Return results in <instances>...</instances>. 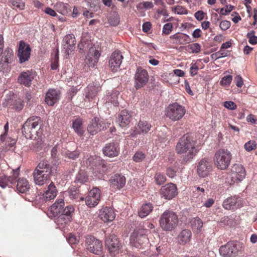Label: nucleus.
I'll return each mask as SVG.
<instances>
[{
	"mask_svg": "<svg viewBox=\"0 0 257 257\" xmlns=\"http://www.w3.org/2000/svg\"><path fill=\"white\" fill-rule=\"evenodd\" d=\"M43 126V120L40 117L32 116L29 117L23 124L22 133L27 139H32L34 134L39 137L42 134Z\"/></svg>",
	"mask_w": 257,
	"mask_h": 257,
	"instance_id": "3",
	"label": "nucleus"
},
{
	"mask_svg": "<svg viewBox=\"0 0 257 257\" xmlns=\"http://www.w3.org/2000/svg\"><path fill=\"white\" fill-rule=\"evenodd\" d=\"M3 105L4 107H8L17 111H20L23 108L24 104L23 101L20 99H6L3 103Z\"/></svg>",
	"mask_w": 257,
	"mask_h": 257,
	"instance_id": "29",
	"label": "nucleus"
},
{
	"mask_svg": "<svg viewBox=\"0 0 257 257\" xmlns=\"http://www.w3.org/2000/svg\"><path fill=\"white\" fill-rule=\"evenodd\" d=\"M119 152V145L115 142L107 144L103 148V154L109 157L117 156L118 155Z\"/></svg>",
	"mask_w": 257,
	"mask_h": 257,
	"instance_id": "28",
	"label": "nucleus"
},
{
	"mask_svg": "<svg viewBox=\"0 0 257 257\" xmlns=\"http://www.w3.org/2000/svg\"><path fill=\"white\" fill-rule=\"evenodd\" d=\"M230 22L226 20L221 21L219 24V27L223 31L227 30L230 27Z\"/></svg>",
	"mask_w": 257,
	"mask_h": 257,
	"instance_id": "60",
	"label": "nucleus"
},
{
	"mask_svg": "<svg viewBox=\"0 0 257 257\" xmlns=\"http://www.w3.org/2000/svg\"><path fill=\"white\" fill-rule=\"evenodd\" d=\"M65 203L62 198L57 199L50 207V216L56 217L61 214L64 207Z\"/></svg>",
	"mask_w": 257,
	"mask_h": 257,
	"instance_id": "26",
	"label": "nucleus"
},
{
	"mask_svg": "<svg viewBox=\"0 0 257 257\" xmlns=\"http://www.w3.org/2000/svg\"><path fill=\"white\" fill-rule=\"evenodd\" d=\"M57 190L53 182H51L42 195V198L47 201L54 199L57 194Z\"/></svg>",
	"mask_w": 257,
	"mask_h": 257,
	"instance_id": "30",
	"label": "nucleus"
},
{
	"mask_svg": "<svg viewBox=\"0 0 257 257\" xmlns=\"http://www.w3.org/2000/svg\"><path fill=\"white\" fill-rule=\"evenodd\" d=\"M234 82L238 87H241L243 85V81L240 75H237L234 78Z\"/></svg>",
	"mask_w": 257,
	"mask_h": 257,
	"instance_id": "62",
	"label": "nucleus"
},
{
	"mask_svg": "<svg viewBox=\"0 0 257 257\" xmlns=\"http://www.w3.org/2000/svg\"><path fill=\"white\" fill-rule=\"evenodd\" d=\"M134 86L137 89L144 87L148 82L149 75L146 70L138 68L135 75Z\"/></svg>",
	"mask_w": 257,
	"mask_h": 257,
	"instance_id": "12",
	"label": "nucleus"
},
{
	"mask_svg": "<svg viewBox=\"0 0 257 257\" xmlns=\"http://www.w3.org/2000/svg\"><path fill=\"white\" fill-rule=\"evenodd\" d=\"M212 170V162L210 159L204 158L198 163L197 171L199 175L204 177Z\"/></svg>",
	"mask_w": 257,
	"mask_h": 257,
	"instance_id": "20",
	"label": "nucleus"
},
{
	"mask_svg": "<svg viewBox=\"0 0 257 257\" xmlns=\"http://www.w3.org/2000/svg\"><path fill=\"white\" fill-rule=\"evenodd\" d=\"M20 168L18 167L15 170H13V174L12 176L7 177L2 176L0 177V186L3 188L10 187L12 185L16 182L17 178L19 175Z\"/></svg>",
	"mask_w": 257,
	"mask_h": 257,
	"instance_id": "22",
	"label": "nucleus"
},
{
	"mask_svg": "<svg viewBox=\"0 0 257 257\" xmlns=\"http://www.w3.org/2000/svg\"><path fill=\"white\" fill-rule=\"evenodd\" d=\"M188 47L191 50L192 53H199L201 50L200 45L197 43L190 45Z\"/></svg>",
	"mask_w": 257,
	"mask_h": 257,
	"instance_id": "51",
	"label": "nucleus"
},
{
	"mask_svg": "<svg viewBox=\"0 0 257 257\" xmlns=\"http://www.w3.org/2000/svg\"><path fill=\"white\" fill-rule=\"evenodd\" d=\"M176 170L175 168L169 167L167 169L166 174L170 178H174L176 176Z\"/></svg>",
	"mask_w": 257,
	"mask_h": 257,
	"instance_id": "61",
	"label": "nucleus"
},
{
	"mask_svg": "<svg viewBox=\"0 0 257 257\" xmlns=\"http://www.w3.org/2000/svg\"><path fill=\"white\" fill-rule=\"evenodd\" d=\"M105 245L109 253L112 256L118 254L121 247L118 238L114 234L106 236Z\"/></svg>",
	"mask_w": 257,
	"mask_h": 257,
	"instance_id": "10",
	"label": "nucleus"
},
{
	"mask_svg": "<svg viewBox=\"0 0 257 257\" xmlns=\"http://www.w3.org/2000/svg\"><path fill=\"white\" fill-rule=\"evenodd\" d=\"M232 159L231 152L227 149H220L215 153L213 160L218 169L225 170L230 165Z\"/></svg>",
	"mask_w": 257,
	"mask_h": 257,
	"instance_id": "5",
	"label": "nucleus"
},
{
	"mask_svg": "<svg viewBox=\"0 0 257 257\" xmlns=\"http://www.w3.org/2000/svg\"><path fill=\"white\" fill-rule=\"evenodd\" d=\"M99 217L104 222H109L114 219L115 213L111 208L105 207L99 210Z\"/></svg>",
	"mask_w": 257,
	"mask_h": 257,
	"instance_id": "27",
	"label": "nucleus"
},
{
	"mask_svg": "<svg viewBox=\"0 0 257 257\" xmlns=\"http://www.w3.org/2000/svg\"><path fill=\"white\" fill-rule=\"evenodd\" d=\"M67 240L69 244L72 245L78 242V240L76 236L72 233H69L68 236L67 237Z\"/></svg>",
	"mask_w": 257,
	"mask_h": 257,
	"instance_id": "58",
	"label": "nucleus"
},
{
	"mask_svg": "<svg viewBox=\"0 0 257 257\" xmlns=\"http://www.w3.org/2000/svg\"><path fill=\"white\" fill-rule=\"evenodd\" d=\"M160 194L162 198L171 200L178 194L177 187L173 183H168L162 186L160 190Z\"/></svg>",
	"mask_w": 257,
	"mask_h": 257,
	"instance_id": "14",
	"label": "nucleus"
},
{
	"mask_svg": "<svg viewBox=\"0 0 257 257\" xmlns=\"http://www.w3.org/2000/svg\"><path fill=\"white\" fill-rule=\"evenodd\" d=\"M9 63L7 62H5L1 60L0 62V72H2L3 74H4L5 72H8L9 70L8 64Z\"/></svg>",
	"mask_w": 257,
	"mask_h": 257,
	"instance_id": "59",
	"label": "nucleus"
},
{
	"mask_svg": "<svg viewBox=\"0 0 257 257\" xmlns=\"http://www.w3.org/2000/svg\"><path fill=\"white\" fill-rule=\"evenodd\" d=\"M143 230H135L130 237V243L133 246L138 248H143L149 243L147 236Z\"/></svg>",
	"mask_w": 257,
	"mask_h": 257,
	"instance_id": "8",
	"label": "nucleus"
},
{
	"mask_svg": "<svg viewBox=\"0 0 257 257\" xmlns=\"http://www.w3.org/2000/svg\"><path fill=\"white\" fill-rule=\"evenodd\" d=\"M99 91V87L91 85L86 87L85 90V98L88 101L93 99L97 95Z\"/></svg>",
	"mask_w": 257,
	"mask_h": 257,
	"instance_id": "36",
	"label": "nucleus"
},
{
	"mask_svg": "<svg viewBox=\"0 0 257 257\" xmlns=\"http://www.w3.org/2000/svg\"><path fill=\"white\" fill-rule=\"evenodd\" d=\"M243 251V244L237 241H229L219 248L220 254L223 257H235Z\"/></svg>",
	"mask_w": 257,
	"mask_h": 257,
	"instance_id": "4",
	"label": "nucleus"
},
{
	"mask_svg": "<svg viewBox=\"0 0 257 257\" xmlns=\"http://www.w3.org/2000/svg\"><path fill=\"white\" fill-rule=\"evenodd\" d=\"M132 115L131 112L126 110L120 111L116 119V123L121 127L128 126L132 120Z\"/></svg>",
	"mask_w": 257,
	"mask_h": 257,
	"instance_id": "25",
	"label": "nucleus"
},
{
	"mask_svg": "<svg viewBox=\"0 0 257 257\" xmlns=\"http://www.w3.org/2000/svg\"><path fill=\"white\" fill-rule=\"evenodd\" d=\"M154 180L157 185H161L166 181V177L161 173H156L154 176Z\"/></svg>",
	"mask_w": 257,
	"mask_h": 257,
	"instance_id": "45",
	"label": "nucleus"
},
{
	"mask_svg": "<svg viewBox=\"0 0 257 257\" xmlns=\"http://www.w3.org/2000/svg\"><path fill=\"white\" fill-rule=\"evenodd\" d=\"M172 24L171 23H167L164 25L163 28V33L166 35H168L172 31Z\"/></svg>",
	"mask_w": 257,
	"mask_h": 257,
	"instance_id": "57",
	"label": "nucleus"
},
{
	"mask_svg": "<svg viewBox=\"0 0 257 257\" xmlns=\"http://www.w3.org/2000/svg\"><path fill=\"white\" fill-rule=\"evenodd\" d=\"M170 38L174 40L173 43L178 45L185 44L190 41V37L188 35L180 33H177L171 36Z\"/></svg>",
	"mask_w": 257,
	"mask_h": 257,
	"instance_id": "32",
	"label": "nucleus"
},
{
	"mask_svg": "<svg viewBox=\"0 0 257 257\" xmlns=\"http://www.w3.org/2000/svg\"><path fill=\"white\" fill-rule=\"evenodd\" d=\"M108 23L111 26H116L120 22L119 17L116 14L111 15L108 18Z\"/></svg>",
	"mask_w": 257,
	"mask_h": 257,
	"instance_id": "46",
	"label": "nucleus"
},
{
	"mask_svg": "<svg viewBox=\"0 0 257 257\" xmlns=\"http://www.w3.org/2000/svg\"><path fill=\"white\" fill-rule=\"evenodd\" d=\"M224 106L225 107L230 109L233 110L236 108V105L233 101H226L224 102Z\"/></svg>",
	"mask_w": 257,
	"mask_h": 257,
	"instance_id": "63",
	"label": "nucleus"
},
{
	"mask_svg": "<svg viewBox=\"0 0 257 257\" xmlns=\"http://www.w3.org/2000/svg\"><path fill=\"white\" fill-rule=\"evenodd\" d=\"M36 75V73L32 70H27L21 72L18 78V82L25 86L31 85L32 81Z\"/></svg>",
	"mask_w": 257,
	"mask_h": 257,
	"instance_id": "23",
	"label": "nucleus"
},
{
	"mask_svg": "<svg viewBox=\"0 0 257 257\" xmlns=\"http://www.w3.org/2000/svg\"><path fill=\"white\" fill-rule=\"evenodd\" d=\"M232 77L231 75L224 76L221 80L220 84L223 86L229 85L232 81Z\"/></svg>",
	"mask_w": 257,
	"mask_h": 257,
	"instance_id": "52",
	"label": "nucleus"
},
{
	"mask_svg": "<svg viewBox=\"0 0 257 257\" xmlns=\"http://www.w3.org/2000/svg\"><path fill=\"white\" fill-rule=\"evenodd\" d=\"M254 31H251L248 32L246 35V37L248 39L249 43L252 45L257 44V37L254 36Z\"/></svg>",
	"mask_w": 257,
	"mask_h": 257,
	"instance_id": "49",
	"label": "nucleus"
},
{
	"mask_svg": "<svg viewBox=\"0 0 257 257\" xmlns=\"http://www.w3.org/2000/svg\"><path fill=\"white\" fill-rule=\"evenodd\" d=\"M74 211V208L72 206H68L63 208V210L61 215L65 216V217H70V219L71 220L72 214Z\"/></svg>",
	"mask_w": 257,
	"mask_h": 257,
	"instance_id": "47",
	"label": "nucleus"
},
{
	"mask_svg": "<svg viewBox=\"0 0 257 257\" xmlns=\"http://www.w3.org/2000/svg\"><path fill=\"white\" fill-rule=\"evenodd\" d=\"M87 177L86 172L84 171L80 170L77 175L75 179V182L83 183L86 182Z\"/></svg>",
	"mask_w": 257,
	"mask_h": 257,
	"instance_id": "44",
	"label": "nucleus"
},
{
	"mask_svg": "<svg viewBox=\"0 0 257 257\" xmlns=\"http://www.w3.org/2000/svg\"><path fill=\"white\" fill-rule=\"evenodd\" d=\"M119 93L118 91L115 90L111 92L110 94L106 96V103H110L114 106H117L118 104V96Z\"/></svg>",
	"mask_w": 257,
	"mask_h": 257,
	"instance_id": "41",
	"label": "nucleus"
},
{
	"mask_svg": "<svg viewBox=\"0 0 257 257\" xmlns=\"http://www.w3.org/2000/svg\"><path fill=\"white\" fill-rule=\"evenodd\" d=\"M63 49L65 57L67 58L75 48L76 40L73 34L66 35L63 40Z\"/></svg>",
	"mask_w": 257,
	"mask_h": 257,
	"instance_id": "15",
	"label": "nucleus"
},
{
	"mask_svg": "<svg viewBox=\"0 0 257 257\" xmlns=\"http://www.w3.org/2000/svg\"><path fill=\"white\" fill-rule=\"evenodd\" d=\"M86 248L90 252L100 255L102 253V244L101 242L93 236H89L86 241Z\"/></svg>",
	"mask_w": 257,
	"mask_h": 257,
	"instance_id": "13",
	"label": "nucleus"
},
{
	"mask_svg": "<svg viewBox=\"0 0 257 257\" xmlns=\"http://www.w3.org/2000/svg\"><path fill=\"white\" fill-rule=\"evenodd\" d=\"M185 107L177 103L170 104L166 110V115L173 121L179 120L185 114Z\"/></svg>",
	"mask_w": 257,
	"mask_h": 257,
	"instance_id": "9",
	"label": "nucleus"
},
{
	"mask_svg": "<svg viewBox=\"0 0 257 257\" xmlns=\"http://www.w3.org/2000/svg\"><path fill=\"white\" fill-rule=\"evenodd\" d=\"M256 147V144L254 141L250 140L246 142L244 147L246 151L250 152L253 150H255Z\"/></svg>",
	"mask_w": 257,
	"mask_h": 257,
	"instance_id": "48",
	"label": "nucleus"
},
{
	"mask_svg": "<svg viewBox=\"0 0 257 257\" xmlns=\"http://www.w3.org/2000/svg\"><path fill=\"white\" fill-rule=\"evenodd\" d=\"M203 222L199 217L193 218L190 221V225L192 229L196 233L200 232L203 227Z\"/></svg>",
	"mask_w": 257,
	"mask_h": 257,
	"instance_id": "40",
	"label": "nucleus"
},
{
	"mask_svg": "<svg viewBox=\"0 0 257 257\" xmlns=\"http://www.w3.org/2000/svg\"><path fill=\"white\" fill-rule=\"evenodd\" d=\"M55 170H56L49 164L47 160H42L33 172L34 182L40 186L46 184Z\"/></svg>",
	"mask_w": 257,
	"mask_h": 257,
	"instance_id": "2",
	"label": "nucleus"
},
{
	"mask_svg": "<svg viewBox=\"0 0 257 257\" xmlns=\"http://www.w3.org/2000/svg\"><path fill=\"white\" fill-rule=\"evenodd\" d=\"M17 181V190L22 193H26L30 189V185L28 180L24 178H19L16 180Z\"/></svg>",
	"mask_w": 257,
	"mask_h": 257,
	"instance_id": "33",
	"label": "nucleus"
},
{
	"mask_svg": "<svg viewBox=\"0 0 257 257\" xmlns=\"http://www.w3.org/2000/svg\"><path fill=\"white\" fill-rule=\"evenodd\" d=\"M123 57L121 53L118 51H115L113 52L109 60V66L111 71L115 72L119 68L120 65L122 63Z\"/></svg>",
	"mask_w": 257,
	"mask_h": 257,
	"instance_id": "21",
	"label": "nucleus"
},
{
	"mask_svg": "<svg viewBox=\"0 0 257 257\" xmlns=\"http://www.w3.org/2000/svg\"><path fill=\"white\" fill-rule=\"evenodd\" d=\"M245 170L242 165L234 164L231 168L230 173L226 178V182L233 185L242 181L245 176Z\"/></svg>",
	"mask_w": 257,
	"mask_h": 257,
	"instance_id": "7",
	"label": "nucleus"
},
{
	"mask_svg": "<svg viewBox=\"0 0 257 257\" xmlns=\"http://www.w3.org/2000/svg\"><path fill=\"white\" fill-rule=\"evenodd\" d=\"M110 186L118 189L122 188L125 184V178L121 174H115L109 180Z\"/></svg>",
	"mask_w": 257,
	"mask_h": 257,
	"instance_id": "31",
	"label": "nucleus"
},
{
	"mask_svg": "<svg viewBox=\"0 0 257 257\" xmlns=\"http://www.w3.org/2000/svg\"><path fill=\"white\" fill-rule=\"evenodd\" d=\"M55 10L59 13L65 16L71 12V7L67 4L62 2L57 3L55 5Z\"/></svg>",
	"mask_w": 257,
	"mask_h": 257,
	"instance_id": "35",
	"label": "nucleus"
},
{
	"mask_svg": "<svg viewBox=\"0 0 257 257\" xmlns=\"http://www.w3.org/2000/svg\"><path fill=\"white\" fill-rule=\"evenodd\" d=\"M100 53L94 47H91L85 60V66L88 67H94L98 62Z\"/></svg>",
	"mask_w": 257,
	"mask_h": 257,
	"instance_id": "16",
	"label": "nucleus"
},
{
	"mask_svg": "<svg viewBox=\"0 0 257 257\" xmlns=\"http://www.w3.org/2000/svg\"><path fill=\"white\" fill-rule=\"evenodd\" d=\"M192 233L190 230H183L178 236V240L181 244H185L190 240Z\"/></svg>",
	"mask_w": 257,
	"mask_h": 257,
	"instance_id": "38",
	"label": "nucleus"
},
{
	"mask_svg": "<svg viewBox=\"0 0 257 257\" xmlns=\"http://www.w3.org/2000/svg\"><path fill=\"white\" fill-rule=\"evenodd\" d=\"M195 142L187 135H184L179 140L176 146L178 154L186 153L181 160L182 164H186L190 162L197 153Z\"/></svg>",
	"mask_w": 257,
	"mask_h": 257,
	"instance_id": "1",
	"label": "nucleus"
},
{
	"mask_svg": "<svg viewBox=\"0 0 257 257\" xmlns=\"http://www.w3.org/2000/svg\"><path fill=\"white\" fill-rule=\"evenodd\" d=\"M72 128L79 136H82L84 134V130L82 127V120L80 118H77L73 121Z\"/></svg>",
	"mask_w": 257,
	"mask_h": 257,
	"instance_id": "39",
	"label": "nucleus"
},
{
	"mask_svg": "<svg viewBox=\"0 0 257 257\" xmlns=\"http://www.w3.org/2000/svg\"><path fill=\"white\" fill-rule=\"evenodd\" d=\"M100 199V191L98 188H93L89 192L85 198L86 204L90 207H94L99 203Z\"/></svg>",
	"mask_w": 257,
	"mask_h": 257,
	"instance_id": "18",
	"label": "nucleus"
},
{
	"mask_svg": "<svg viewBox=\"0 0 257 257\" xmlns=\"http://www.w3.org/2000/svg\"><path fill=\"white\" fill-rule=\"evenodd\" d=\"M145 154L141 152H137L135 154L133 160L136 162H141L145 159Z\"/></svg>",
	"mask_w": 257,
	"mask_h": 257,
	"instance_id": "50",
	"label": "nucleus"
},
{
	"mask_svg": "<svg viewBox=\"0 0 257 257\" xmlns=\"http://www.w3.org/2000/svg\"><path fill=\"white\" fill-rule=\"evenodd\" d=\"M108 127V124L103 120L97 117L91 120L87 126V131L91 135H94L98 132L104 130Z\"/></svg>",
	"mask_w": 257,
	"mask_h": 257,
	"instance_id": "11",
	"label": "nucleus"
},
{
	"mask_svg": "<svg viewBox=\"0 0 257 257\" xmlns=\"http://www.w3.org/2000/svg\"><path fill=\"white\" fill-rule=\"evenodd\" d=\"M194 17L198 21H202L204 17V13L202 11H198L195 13Z\"/></svg>",
	"mask_w": 257,
	"mask_h": 257,
	"instance_id": "64",
	"label": "nucleus"
},
{
	"mask_svg": "<svg viewBox=\"0 0 257 257\" xmlns=\"http://www.w3.org/2000/svg\"><path fill=\"white\" fill-rule=\"evenodd\" d=\"M160 225L163 230L171 231L178 225V218L173 211H166L161 216Z\"/></svg>",
	"mask_w": 257,
	"mask_h": 257,
	"instance_id": "6",
	"label": "nucleus"
},
{
	"mask_svg": "<svg viewBox=\"0 0 257 257\" xmlns=\"http://www.w3.org/2000/svg\"><path fill=\"white\" fill-rule=\"evenodd\" d=\"M31 49L29 45L21 41L18 51V57L20 63L28 61L31 55Z\"/></svg>",
	"mask_w": 257,
	"mask_h": 257,
	"instance_id": "17",
	"label": "nucleus"
},
{
	"mask_svg": "<svg viewBox=\"0 0 257 257\" xmlns=\"http://www.w3.org/2000/svg\"><path fill=\"white\" fill-rule=\"evenodd\" d=\"M12 5L20 10H23L25 7V4L21 0H14L11 2Z\"/></svg>",
	"mask_w": 257,
	"mask_h": 257,
	"instance_id": "54",
	"label": "nucleus"
},
{
	"mask_svg": "<svg viewBox=\"0 0 257 257\" xmlns=\"http://www.w3.org/2000/svg\"><path fill=\"white\" fill-rule=\"evenodd\" d=\"M151 127L152 125L148 122L141 120L136 127L135 132L139 134H146L150 130Z\"/></svg>",
	"mask_w": 257,
	"mask_h": 257,
	"instance_id": "34",
	"label": "nucleus"
},
{
	"mask_svg": "<svg viewBox=\"0 0 257 257\" xmlns=\"http://www.w3.org/2000/svg\"><path fill=\"white\" fill-rule=\"evenodd\" d=\"M243 201L238 197L231 196L225 199L222 206L226 210H235L242 206Z\"/></svg>",
	"mask_w": 257,
	"mask_h": 257,
	"instance_id": "19",
	"label": "nucleus"
},
{
	"mask_svg": "<svg viewBox=\"0 0 257 257\" xmlns=\"http://www.w3.org/2000/svg\"><path fill=\"white\" fill-rule=\"evenodd\" d=\"M3 54L4 55L1 58L2 61L9 63H12L14 58L13 50L11 49L8 48L4 51Z\"/></svg>",
	"mask_w": 257,
	"mask_h": 257,
	"instance_id": "43",
	"label": "nucleus"
},
{
	"mask_svg": "<svg viewBox=\"0 0 257 257\" xmlns=\"http://www.w3.org/2000/svg\"><path fill=\"white\" fill-rule=\"evenodd\" d=\"M60 94L59 90L50 89L46 93L45 101L48 105L53 106L59 100Z\"/></svg>",
	"mask_w": 257,
	"mask_h": 257,
	"instance_id": "24",
	"label": "nucleus"
},
{
	"mask_svg": "<svg viewBox=\"0 0 257 257\" xmlns=\"http://www.w3.org/2000/svg\"><path fill=\"white\" fill-rule=\"evenodd\" d=\"M79 152L78 151H68L65 153V156L68 158L75 160L78 157Z\"/></svg>",
	"mask_w": 257,
	"mask_h": 257,
	"instance_id": "53",
	"label": "nucleus"
},
{
	"mask_svg": "<svg viewBox=\"0 0 257 257\" xmlns=\"http://www.w3.org/2000/svg\"><path fill=\"white\" fill-rule=\"evenodd\" d=\"M70 221V217H65V216L61 214L58 216L55 222L59 226V228H64L65 225L68 224Z\"/></svg>",
	"mask_w": 257,
	"mask_h": 257,
	"instance_id": "42",
	"label": "nucleus"
},
{
	"mask_svg": "<svg viewBox=\"0 0 257 257\" xmlns=\"http://www.w3.org/2000/svg\"><path fill=\"white\" fill-rule=\"evenodd\" d=\"M233 8L234 7L231 5H226L225 8L220 10V14L222 15H227L232 10Z\"/></svg>",
	"mask_w": 257,
	"mask_h": 257,
	"instance_id": "56",
	"label": "nucleus"
},
{
	"mask_svg": "<svg viewBox=\"0 0 257 257\" xmlns=\"http://www.w3.org/2000/svg\"><path fill=\"white\" fill-rule=\"evenodd\" d=\"M153 206L151 203H147L142 205L138 212L139 216L144 218L148 216L153 209Z\"/></svg>",
	"mask_w": 257,
	"mask_h": 257,
	"instance_id": "37",
	"label": "nucleus"
},
{
	"mask_svg": "<svg viewBox=\"0 0 257 257\" xmlns=\"http://www.w3.org/2000/svg\"><path fill=\"white\" fill-rule=\"evenodd\" d=\"M175 13L178 15L187 14L188 11L181 6H177L174 8Z\"/></svg>",
	"mask_w": 257,
	"mask_h": 257,
	"instance_id": "55",
	"label": "nucleus"
}]
</instances>
